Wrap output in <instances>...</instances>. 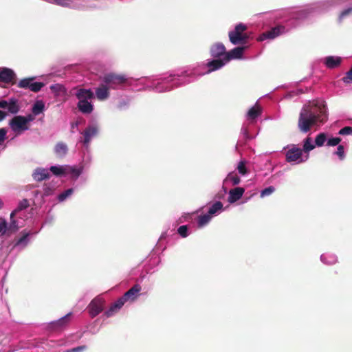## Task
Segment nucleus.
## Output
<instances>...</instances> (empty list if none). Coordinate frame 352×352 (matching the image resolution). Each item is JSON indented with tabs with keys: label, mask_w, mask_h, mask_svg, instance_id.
Masks as SVG:
<instances>
[{
	"label": "nucleus",
	"mask_w": 352,
	"mask_h": 352,
	"mask_svg": "<svg viewBox=\"0 0 352 352\" xmlns=\"http://www.w3.org/2000/svg\"><path fill=\"white\" fill-rule=\"evenodd\" d=\"M21 234V236L16 239L13 245V248H16L19 251L24 250L28 246L33 233L30 231L23 230Z\"/></svg>",
	"instance_id": "obj_15"
},
{
	"label": "nucleus",
	"mask_w": 352,
	"mask_h": 352,
	"mask_svg": "<svg viewBox=\"0 0 352 352\" xmlns=\"http://www.w3.org/2000/svg\"><path fill=\"white\" fill-rule=\"evenodd\" d=\"M50 88L55 97H65L67 95V89L61 84L52 85Z\"/></svg>",
	"instance_id": "obj_27"
},
{
	"label": "nucleus",
	"mask_w": 352,
	"mask_h": 352,
	"mask_svg": "<svg viewBox=\"0 0 352 352\" xmlns=\"http://www.w3.org/2000/svg\"><path fill=\"white\" fill-rule=\"evenodd\" d=\"M302 91L301 89H297L296 91H292L289 93L287 96V98H293L295 95H298V94H302Z\"/></svg>",
	"instance_id": "obj_54"
},
{
	"label": "nucleus",
	"mask_w": 352,
	"mask_h": 352,
	"mask_svg": "<svg viewBox=\"0 0 352 352\" xmlns=\"http://www.w3.org/2000/svg\"><path fill=\"white\" fill-rule=\"evenodd\" d=\"M240 182L241 179L238 175L234 172H231L228 173L226 177L224 179L223 182V188L226 192L227 188L230 186H236L239 184Z\"/></svg>",
	"instance_id": "obj_19"
},
{
	"label": "nucleus",
	"mask_w": 352,
	"mask_h": 352,
	"mask_svg": "<svg viewBox=\"0 0 352 352\" xmlns=\"http://www.w3.org/2000/svg\"><path fill=\"white\" fill-rule=\"evenodd\" d=\"M335 154L337 155L340 160H343L344 158V151L343 146L339 145L337 148V151L335 152Z\"/></svg>",
	"instance_id": "obj_49"
},
{
	"label": "nucleus",
	"mask_w": 352,
	"mask_h": 352,
	"mask_svg": "<svg viewBox=\"0 0 352 352\" xmlns=\"http://www.w3.org/2000/svg\"><path fill=\"white\" fill-rule=\"evenodd\" d=\"M8 130L6 128L0 129V151L4 150L6 147L5 141L7 138Z\"/></svg>",
	"instance_id": "obj_37"
},
{
	"label": "nucleus",
	"mask_w": 352,
	"mask_h": 352,
	"mask_svg": "<svg viewBox=\"0 0 352 352\" xmlns=\"http://www.w3.org/2000/svg\"><path fill=\"white\" fill-rule=\"evenodd\" d=\"M109 88L105 83L102 82L98 87L95 89L96 97L100 101H104L109 98Z\"/></svg>",
	"instance_id": "obj_20"
},
{
	"label": "nucleus",
	"mask_w": 352,
	"mask_h": 352,
	"mask_svg": "<svg viewBox=\"0 0 352 352\" xmlns=\"http://www.w3.org/2000/svg\"><path fill=\"white\" fill-rule=\"evenodd\" d=\"M141 291V286L138 284L135 285L129 290H128L123 296L122 298L127 301H134L139 292Z\"/></svg>",
	"instance_id": "obj_23"
},
{
	"label": "nucleus",
	"mask_w": 352,
	"mask_h": 352,
	"mask_svg": "<svg viewBox=\"0 0 352 352\" xmlns=\"http://www.w3.org/2000/svg\"><path fill=\"white\" fill-rule=\"evenodd\" d=\"M67 165L52 166L49 170L56 176H65Z\"/></svg>",
	"instance_id": "obj_34"
},
{
	"label": "nucleus",
	"mask_w": 352,
	"mask_h": 352,
	"mask_svg": "<svg viewBox=\"0 0 352 352\" xmlns=\"http://www.w3.org/2000/svg\"><path fill=\"white\" fill-rule=\"evenodd\" d=\"M237 170L239 173L242 175H245L247 173L245 161L241 160L239 162L237 166Z\"/></svg>",
	"instance_id": "obj_41"
},
{
	"label": "nucleus",
	"mask_w": 352,
	"mask_h": 352,
	"mask_svg": "<svg viewBox=\"0 0 352 352\" xmlns=\"http://www.w3.org/2000/svg\"><path fill=\"white\" fill-rule=\"evenodd\" d=\"M50 176V170L47 168H37L32 173V177L35 181H43Z\"/></svg>",
	"instance_id": "obj_25"
},
{
	"label": "nucleus",
	"mask_w": 352,
	"mask_h": 352,
	"mask_svg": "<svg viewBox=\"0 0 352 352\" xmlns=\"http://www.w3.org/2000/svg\"><path fill=\"white\" fill-rule=\"evenodd\" d=\"M327 120V112L324 101L322 99L309 101V129L318 127Z\"/></svg>",
	"instance_id": "obj_4"
},
{
	"label": "nucleus",
	"mask_w": 352,
	"mask_h": 352,
	"mask_svg": "<svg viewBox=\"0 0 352 352\" xmlns=\"http://www.w3.org/2000/svg\"><path fill=\"white\" fill-rule=\"evenodd\" d=\"M34 78H28L21 80L18 83L20 88L29 89L32 91L38 92L44 86V83L34 81Z\"/></svg>",
	"instance_id": "obj_13"
},
{
	"label": "nucleus",
	"mask_w": 352,
	"mask_h": 352,
	"mask_svg": "<svg viewBox=\"0 0 352 352\" xmlns=\"http://www.w3.org/2000/svg\"><path fill=\"white\" fill-rule=\"evenodd\" d=\"M223 211V204L221 201H216L208 209V213L212 217L219 214Z\"/></svg>",
	"instance_id": "obj_30"
},
{
	"label": "nucleus",
	"mask_w": 352,
	"mask_h": 352,
	"mask_svg": "<svg viewBox=\"0 0 352 352\" xmlns=\"http://www.w3.org/2000/svg\"><path fill=\"white\" fill-rule=\"evenodd\" d=\"M157 77V76H144L138 79H135L132 77H129L125 74H118L115 73H109L105 74L102 78V82L106 84L110 89H123L124 86L132 87L133 90L141 91H153L152 88L143 89L144 85L140 83L142 78H148Z\"/></svg>",
	"instance_id": "obj_2"
},
{
	"label": "nucleus",
	"mask_w": 352,
	"mask_h": 352,
	"mask_svg": "<svg viewBox=\"0 0 352 352\" xmlns=\"http://www.w3.org/2000/svg\"><path fill=\"white\" fill-rule=\"evenodd\" d=\"M226 53V47L221 43H217L213 45L210 48L211 56L214 58L222 56L221 59H224V54Z\"/></svg>",
	"instance_id": "obj_22"
},
{
	"label": "nucleus",
	"mask_w": 352,
	"mask_h": 352,
	"mask_svg": "<svg viewBox=\"0 0 352 352\" xmlns=\"http://www.w3.org/2000/svg\"><path fill=\"white\" fill-rule=\"evenodd\" d=\"M327 135L324 133H319L315 138L314 143L309 141V151L313 150L316 146H322L327 142Z\"/></svg>",
	"instance_id": "obj_28"
},
{
	"label": "nucleus",
	"mask_w": 352,
	"mask_h": 352,
	"mask_svg": "<svg viewBox=\"0 0 352 352\" xmlns=\"http://www.w3.org/2000/svg\"><path fill=\"white\" fill-rule=\"evenodd\" d=\"M11 130L16 135H21L29 130L30 126L27 125L23 116H15L9 121Z\"/></svg>",
	"instance_id": "obj_11"
},
{
	"label": "nucleus",
	"mask_w": 352,
	"mask_h": 352,
	"mask_svg": "<svg viewBox=\"0 0 352 352\" xmlns=\"http://www.w3.org/2000/svg\"><path fill=\"white\" fill-rule=\"evenodd\" d=\"M126 301L122 298V296L121 298H120L118 300H117L115 302H113L112 304V305L117 309V310H120L122 307L124 305V304L126 302Z\"/></svg>",
	"instance_id": "obj_43"
},
{
	"label": "nucleus",
	"mask_w": 352,
	"mask_h": 352,
	"mask_svg": "<svg viewBox=\"0 0 352 352\" xmlns=\"http://www.w3.org/2000/svg\"><path fill=\"white\" fill-rule=\"evenodd\" d=\"M45 102L41 100H38L34 103L32 107V112L34 116H38L42 113L45 111Z\"/></svg>",
	"instance_id": "obj_33"
},
{
	"label": "nucleus",
	"mask_w": 352,
	"mask_h": 352,
	"mask_svg": "<svg viewBox=\"0 0 352 352\" xmlns=\"http://www.w3.org/2000/svg\"><path fill=\"white\" fill-rule=\"evenodd\" d=\"M54 192V188L52 186H50L49 185H45L43 188V197H47L51 195H52Z\"/></svg>",
	"instance_id": "obj_46"
},
{
	"label": "nucleus",
	"mask_w": 352,
	"mask_h": 352,
	"mask_svg": "<svg viewBox=\"0 0 352 352\" xmlns=\"http://www.w3.org/2000/svg\"><path fill=\"white\" fill-rule=\"evenodd\" d=\"M246 47H236L224 54V59H217L218 62L226 65L232 59H239L243 56V52Z\"/></svg>",
	"instance_id": "obj_14"
},
{
	"label": "nucleus",
	"mask_w": 352,
	"mask_h": 352,
	"mask_svg": "<svg viewBox=\"0 0 352 352\" xmlns=\"http://www.w3.org/2000/svg\"><path fill=\"white\" fill-rule=\"evenodd\" d=\"M275 191V188L272 186H268L263 190H262L260 192V197L261 198L267 197L271 195Z\"/></svg>",
	"instance_id": "obj_38"
},
{
	"label": "nucleus",
	"mask_w": 352,
	"mask_h": 352,
	"mask_svg": "<svg viewBox=\"0 0 352 352\" xmlns=\"http://www.w3.org/2000/svg\"><path fill=\"white\" fill-rule=\"evenodd\" d=\"M342 62V58L339 56H329L324 58V63L327 67L333 69L338 67Z\"/></svg>",
	"instance_id": "obj_26"
},
{
	"label": "nucleus",
	"mask_w": 352,
	"mask_h": 352,
	"mask_svg": "<svg viewBox=\"0 0 352 352\" xmlns=\"http://www.w3.org/2000/svg\"><path fill=\"white\" fill-rule=\"evenodd\" d=\"M6 117V113L0 110V122L3 120Z\"/></svg>",
	"instance_id": "obj_57"
},
{
	"label": "nucleus",
	"mask_w": 352,
	"mask_h": 352,
	"mask_svg": "<svg viewBox=\"0 0 352 352\" xmlns=\"http://www.w3.org/2000/svg\"><path fill=\"white\" fill-rule=\"evenodd\" d=\"M3 201H2V200L0 199V208H1L3 207Z\"/></svg>",
	"instance_id": "obj_58"
},
{
	"label": "nucleus",
	"mask_w": 352,
	"mask_h": 352,
	"mask_svg": "<svg viewBox=\"0 0 352 352\" xmlns=\"http://www.w3.org/2000/svg\"><path fill=\"white\" fill-rule=\"evenodd\" d=\"M126 301L122 298V296L121 298H120L118 300H117L115 302H113L112 304V305L117 309V310H120L122 307L124 305V304L126 302Z\"/></svg>",
	"instance_id": "obj_44"
},
{
	"label": "nucleus",
	"mask_w": 352,
	"mask_h": 352,
	"mask_svg": "<svg viewBox=\"0 0 352 352\" xmlns=\"http://www.w3.org/2000/svg\"><path fill=\"white\" fill-rule=\"evenodd\" d=\"M298 125L300 131L308 132V109L306 104L303 106L300 113Z\"/></svg>",
	"instance_id": "obj_17"
},
{
	"label": "nucleus",
	"mask_w": 352,
	"mask_h": 352,
	"mask_svg": "<svg viewBox=\"0 0 352 352\" xmlns=\"http://www.w3.org/2000/svg\"><path fill=\"white\" fill-rule=\"evenodd\" d=\"M67 145L63 142H58L54 146V153L58 157H65L67 155Z\"/></svg>",
	"instance_id": "obj_29"
},
{
	"label": "nucleus",
	"mask_w": 352,
	"mask_h": 352,
	"mask_svg": "<svg viewBox=\"0 0 352 352\" xmlns=\"http://www.w3.org/2000/svg\"><path fill=\"white\" fill-rule=\"evenodd\" d=\"M303 151L305 152L308 151V136L303 140Z\"/></svg>",
	"instance_id": "obj_55"
},
{
	"label": "nucleus",
	"mask_w": 352,
	"mask_h": 352,
	"mask_svg": "<svg viewBox=\"0 0 352 352\" xmlns=\"http://www.w3.org/2000/svg\"><path fill=\"white\" fill-rule=\"evenodd\" d=\"M35 116H34L33 113L28 114L26 116H23L26 124L30 126V123L35 120Z\"/></svg>",
	"instance_id": "obj_52"
},
{
	"label": "nucleus",
	"mask_w": 352,
	"mask_h": 352,
	"mask_svg": "<svg viewBox=\"0 0 352 352\" xmlns=\"http://www.w3.org/2000/svg\"><path fill=\"white\" fill-rule=\"evenodd\" d=\"M119 311L117 310L112 305L109 307V309H107L104 314V316H105L107 318L111 317L114 316L116 313H118Z\"/></svg>",
	"instance_id": "obj_45"
},
{
	"label": "nucleus",
	"mask_w": 352,
	"mask_h": 352,
	"mask_svg": "<svg viewBox=\"0 0 352 352\" xmlns=\"http://www.w3.org/2000/svg\"><path fill=\"white\" fill-rule=\"evenodd\" d=\"M78 100V108L80 112L89 114L94 110L91 100L94 98V94L90 89H79L75 94Z\"/></svg>",
	"instance_id": "obj_5"
},
{
	"label": "nucleus",
	"mask_w": 352,
	"mask_h": 352,
	"mask_svg": "<svg viewBox=\"0 0 352 352\" xmlns=\"http://www.w3.org/2000/svg\"><path fill=\"white\" fill-rule=\"evenodd\" d=\"M16 79L14 72L7 67H0V80L4 83H13Z\"/></svg>",
	"instance_id": "obj_18"
},
{
	"label": "nucleus",
	"mask_w": 352,
	"mask_h": 352,
	"mask_svg": "<svg viewBox=\"0 0 352 352\" xmlns=\"http://www.w3.org/2000/svg\"><path fill=\"white\" fill-rule=\"evenodd\" d=\"M351 13H352V7L343 10L340 14L339 20L342 21V19H344L345 17H346Z\"/></svg>",
	"instance_id": "obj_48"
},
{
	"label": "nucleus",
	"mask_w": 352,
	"mask_h": 352,
	"mask_svg": "<svg viewBox=\"0 0 352 352\" xmlns=\"http://www.w3.org/2000/svg\"><path fill=\"white\" fill-rule=\"evenodd\" d=\"M245 192V189L241 187H236L228 192V201L234 204L239 200Z\"/></svg>",
	"instance_id": "obj_21"
},
{
	"label": "nucleus",
	"mask_w": 352,
	"mask_h": 352,
	"mask_svg": "<svg viewBox=\"0 0 352 352\" xmlns=\"http://www.w3.org/2000/svg\"><path fill=\"white\" fill-rule=\"evenodd\" d=\"M28 206V201L23 199L19 204L17 208L11 212L10 217L16 219L21 218V216L25 213L24 209L27 208Z\"/></svg>",
	"instance_id": "obj_24"
},
{
	"label": "nucleus",
	"mask_w": 352,
	"mask_h": 352,
	"mask_svg": "<svg viewBox=\"0 0 352 352\" xmlns=\"http://www.w3.org/2000/svg\"><path fill=\"white\" fill-rule=\"evenodd\" d=\"M86 349L85 346H80L78 347H75L69 350H67L65 352H81Z\"/></svg>",
	"instance_id": "obj_53"
},
{
	"label": "nucleus",
	"mask_w": 352,
	"mask_h": 352,
	"mask_svg": "<svg viewBox=\"0 0 352 352\" xmlns=\"http://www.w3.org/2000/svg\"><path fill=\"white\" fill-rule=\"evenodd\" d=\"M70 315L71 314L69 313L65 315V316L60 318L59 320L54 322V324H56L58 327H62L65 325L67 323L68 318L69 317Z\"/></svg>",
	"instance_id": "obj_42"
},
{
	"label": "nucleus",
	"mask_w": 352,
	"mask_h": 352,
	"mask_svg": "<svg viewBox=\"0 0 352 352\" xmlns=\"http://www.w3.org/2000/svg\"><path fill=\"white\" fill-rule=\"evenodd\" d=\"M341 142V138L338 137L331 138L327 139V145L329 146H335L339 144Z\"/></svg>",
	"instance_id": "obj_40"
},
{
	"label": "nucleus",
	"mask_w": 352,
	"mask_h": 352,
	"mask_svg": "<svg viewBox=\"0 0 352 352\" xmlns=\"http://www.w3.org/2000/svg\"><path fill=\"white\" fill-rule=\"evenodd\" d=\"M212 217L208 214H204L200 215L197 218V226L199 228H203L206 226L211 221Z\"/></svg>",
	"instance_id": "obj_35"
},
{
	"label": "nucleus",
	"mask_w": 352,
	"mask_h": 352,
	"mask_svg": "<svg viewBox=\"0 0 352 352\" xmlns=\"http://www.w3.org/2000/svg\"><path fill=\"white\" fill-rule=\"evenodd\" d=\"M285 150V160L291 164H298L302 162V150L296 144H288L283 148Z\"/></svg>",
	"instance_id": "obj_7"
},
{
	"label": "nucleus",
	"mask_w": 352,
	"mask_h": 352,
	"mask_svg": "<svg viewBox=\"0 0 352 352\" xmlns=\"http://www.w3.org/2000/svg\"><path fill=\"white\" fill-rule=\"evenodd\" d=\"M8 101L4 100H0V108L6 109L8 106Z\"/></svg>",
	"instance_id": "obj_56"
},
{
	"label": "nucleus",
	"mask_w": 352,
	"mask_h": 352,
	"mask_svg": "<svg viewBox=\"0 0 352 352\" xmlns=\"http://www.w3.org/2000/svg\"><path fill=\"white\" fill-rule=\"evenodd\" d=\"M10 218V221L8 222L4 219H0V236H10L18 231L23 226V223L19 219Z\"/></svg>",
	"instance_id": "obj_8"
},
{
	"label": "nucleus",
	"mask_w": 352,
	"mask_h": 352,
	"mask_svg": "<svg viewBox=\"0 0 352 352\" xmlns=\"http://www.w3.org/2000/svg\"><path fill=\"white\" fill-rule=\"evenodd\" d=\"M262 113V108L256 102L246 113V121L243 124L241 133L245 139L254 138L256 135L250 134V127L256 123V118Z\"/></svg>",
	"instance_id": "obj_6"
},
{
	"label": "nucleus",
	"mask_w": 352,
	"mask_h": 352,
	"mask_svg": "<svg viewBox=\"0 0 352 352\" xmlns=\"http://www.w3.org/2000/svg\"><path fill=\"white\" fill-rule=\"evenodd\" d=\"M247 28L243 23L237 24L233 30L229 32L230 41L233 45L245 44L248 38V34L244 32Z\"/></svg>",
	"instance_id": "obj_9"
},
{
	"label": "nucleus",
	"mask_w": 352,
	"mask_h": 352,
	"mask_svg": "<svg viewBox=\"0 0 352 352\" xmlns=\"http://www.w3.org/2000/svg\"><path fill=\"white\" fill-rule=\"evenodd\" d=\"M6 109L10 113L16 114L20 110L17 100L14 98H10Z\"/></svg>",
	"instance_id": "obj_32"
},
{
	"label": "nucleus",
	"mask_w": 352,
	"mask_h": 352,
	"mask_svg": "<svg viewBox=\"0 0 352 352\" xmlns=\"http://www.w3.org/2000/svg\"><path fill=\"white\" fill-rule=\"evenodd\" d=\"M98 133V126L95 124L89 125L82 133L83 139L81 141L83 142L87 149L89 147L91 140L97 135Z\"/></svg>",
	"instance_id": "obj_16"
},
{
	"label": "nucleus",
	"mask_w": 352,
	"mask_h": 352,
	"mask_svg": "<svg viewBox=\"0 0 352 352\" xmlns=\"http://www.w3.org/2000/svg\"><path fill=\"white\" fill-rule=\"evenodd\" d=\"M307 13L304 10H297L291 13L289 19L286 22V25H279L270 30L261 34L257 38L258 41H264L267 39L272 40L275 38L288 32L291 29L298 27L300 21L305 19Z\"/></svg>",
	"instance_id": "obj_3"
},
{
	"label": "nucleus",
	"mask_w": 352,
	"mask_h": 352,
	"mask_svg": "<svg viewBox=\"0 0 352 352\" xmlns=\"http://www.w3.org/2000/svg\"><path fill=\"white\" fill-rule=\"evenodd\" d=\"M223 67V64H221L218 60L215 59L206 63H196L176 72L157 76V77L142 78L140 82L144 85V89L152 88L155 92L165 93L190 83L198 77L210 74Z\"/></svg>",
	"instance_id": "obj_1"
},
{
	"label": "nucleus",
	"mask_w": 352,
	"mask_h": 352,
	"mask_svg": "<svg viewBox=\"0 0 352 352\" xmlns=\"http://www.w3.org/2000/svg\"><path fill=\"white\" fill-rule=\"evenodd\" d=\"M178 234L183 238L188 236L190 234L188 227L186 225L181 226L177 229Z\"/></svg>",
	"instance_id": "obj_39"
},
{
	"label": "nucleus",
	"mask_w": 352,
	"mask_h": 352,
	"mask_svg": "<svg viewBox=\"0 0 352 352\" xmlns=\"http://www.w3.org/2000/svg\"><path fill=\"white\" fill-rule=\"evenodd\" d=\"M321 261L326 265H333L338 262L336 254L332 253H324L320 256Z\"/></svg>",
	"instance_id": "obj_31"
},
{
	"label": "nucleus",
	"mask_w": 352,
	"mask_h": 352,
	"mask_svg": "<svg viewBox=\"0 0 352 352\" xmlns=\"http://www.w3.org/2000/svg\"><path fill=\"white\" fill-rule=\"evenodd\" d=\"M104 300L101 296H97L91 300L88 306V311L90 316L94 318L103 310Z\"/></svg>",
	"instance_id": "obj_12"
},
{
	"label": "nucleus",
	"mask_w": 352,
	"mask_h": 352,
	"mask_svg": "<svg viewBox=\"0 0 352 352\" xmlns=\"http://www.w3.org/2000/svg\"><path fill=\"white\" fill-rule=\"evenodd\" d=\"M74 192V189L71 188H68L63 192L60 193L57 196V200L58 202L61 203L66 201L67 199L70 198Z\"/></svg>",
	"instance_id": "obj_36"
},
{
	"label": "nucleus",
	"mask_w": 352,
	"mask_h": 352,
	"mask_svg": "<svg viewBox=\"0 0 352 352\" xmlns=\"http://www.w3.org/2000/svg\"><path fill=\"white\" fill-rule=\"evenodd\" d=\"M338 133L342 135L352 134V127L345 126L340 129Z\"/></svg>",
	"instance_id": "obj_51"
},
{
	"label": "nucleus",
	"mask_w": 352,
	"mask_h": 352,
	"mask_svg": "<svg viewBox=\"0 0 352 352\" xmlns=\"http://www.w3.org/2000/svg\"><path fill=\"white\" fill-rule=\"evenodd\" d=\"M129 104V100H122L117 105L118 109L122 110L126 108Z\"/></svg>",
	"instance_id": "obj_50"
},
{
	"label": "nucleus",
	"mask_w": 352,
	"mask_h": 352,
	"mask_svg": "<svg viewBox=\"0 0 352 352\" xmlns=\"http://www.w3.org/2000/svg\"><path fill=\"white\" fill-rule=\"evenodd\" d=\"M91 160L90 154L87 153V155L85 154L82 164L74 166L67 165L65 176L69 175L72 179L76 180L82 173L84 168L88 166Z\"/></svg>",
	"instance_id": "obj_10"
},
{
	"label": "nucleus",
	"mask_w": 352,
	"mask_h": 352,
	"mask_svg": "<svg viewBox=\"0 0 352 352\" xmlns=\"http://www.w3.org/2000/svg\"><path fill=\"white\" fill-rule=\"evenodd\" d=\"M344 83L352 84V67L346 72V76L342 78Z\"/></svg>",
	"instance_id": "obj_47"
}]
</instances>
